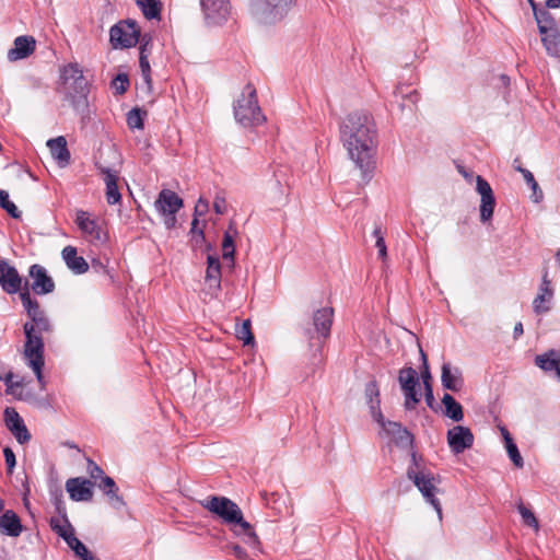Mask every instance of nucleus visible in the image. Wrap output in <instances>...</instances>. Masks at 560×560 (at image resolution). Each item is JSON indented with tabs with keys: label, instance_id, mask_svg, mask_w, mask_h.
Masks as SVG:
<instances>
[{
	"label": "nucleus",
	"instance_id": "1",
	"mask_svg": "<svg viewBox=\"0 0 560 560\" xmlns=\"http://www.w3.org/2000/svg\"><path fill=\"white\" fill-rule=\"evenodd\" d=\"M340 139L362 176H370L376 153V126L372 116L363 112L349 114L340 126Z\"/></svg>",
	"mask_w": 560,
	"mask_h": 560
},
{
	"label": "nucleus",
	"instance_id": "2",
	"mask_svg": "<svg viewBox=\"0 0 560 560\" xmlns=\"http://www.w3.org/2000/svg\"><path fill=\"white\" fill-rule=\"evenodd\" d=\"M20 299L31 319L23 326L26 337L24 357L34 371L37 381L44 385L42 373L44 366V334L51 331V324L40 310L38 302L31 298L28 289L20 293Z\"/></svg>",
	"mask_w": 560,
	"mask_h": 560
},
{
	"label": "nucleus",
	"instance_id": "3",
	"mask_svg": "<svg viewBox=\"0 0 560 560\" xmlns=\"http://www.w3.org/2000/svg\"><path fill=\"white\" fill-rule=\"evenodd\" d=\"M201 505L218 515L236 536L243 538L245 544L253 548L259 546L254 527L244 520L243 512L235 502L225 497L213 495L202 501Z\"/></svg>",
	"mask_w": 560,
	"mask_h": 560
},
{
	"label": "nucleus",
	"instance_id": "4",
	"mask_svg": "<svg viewBox=\"0 0 560 560\" xmlns=\"http://www.w3.org/2000/svg\"><path fill=\"white\" fill-rule=\"evenodd\" d=\"M61 92L73 109L84 116L89 113V83L78 63H69L61 69Z\"/></svg>",
	"mask_w": 560,
	"mask_h": 560
},
{
	"label": "nucleus",
	"instance_id": "5",
	"mask_svg": "<svg viewBox=\"0 0 560 560\" xmlns=\"http://www.w3.org/2000/svg\"><path fill=\"white\" fill-rule=\"evenodd\" d=\"M234 117L244 127L261 125L266 117L258 105L257 92L252 83H247L234 103Z\"/></svg>",
	"mask_w": 560,
	"mask_h": 560
},
{
	"label": "nucleus",
	"instance_id": "6",
	"mask_svg": "<svg viewBox=\"0 0 560 560\" xmlns=\"http://www.w3.org/2000/svg\"><path fill=\"white\" fill-rule=\"evenodd\" d=\"M407 477L410 479L417 489L421 492L423 499L433 506L438 513V517L442 520V506L436 494L440 492L438 486L440 483L439 476H435L427 470H416L409 467Z\"/></svg>",
	"mask_w": 560,
	"mask_h": 560
},
{
	"label": "nucleus",
	"instance_id": "7",
	"mask_svg": "<svg viewBox=\"0 0 560 560\" xmlns=\"http://www.w3.org/2000/svg\"><path fill=\"white\" fill-rule=\"evenodd\" d=\"M332 318V307H322L314 313L312 323L303 327V334L311 347L322 346L324 340L329 336Z\"/></svg>",
	"mask_w": 560,
	"mask_h": 560
},
{
	"label": "nucleus",
	"instance_id": "8",
	"mask_svg": "<svg viewBox=\"0 0 560 560\" xmlns=\"http://www.w3.org/2000/svg\"><path fill=\"white\" fill-rule=\"evenodd\" d=\"M109 36L114 48H129L139 42L140 28L135 21H120L110 28Z\"/></svg>",
	"mask_w": 560,
	"mask_h": 560
},
{
	"label": "nucleus",
	"instance_id": "9",
	"mask_svg": "<svg viewBox=\"0 0 560 560\" xmlns=\"http://www.w3.org/2000/svg\"><path fill=\"white\" fill-rule=\"evenodd\" d=\"M398 382L405 396L404 406L407 410L416 408L421 395L418 390L419 376L413 368H404L399 371Z\"/></svg>",
	"mask_w": 560,
	"mask_h": 560
},
{
	"label": "nucleus",
	"instance_id": "10",
	"mask_svg": "<svg viewBox=\"0 0 560 560\" xmlns=\"http://www.w3.org/2000/svg\"><path fill=\"white\" fill-rule=\"evenodd\" d=\"M182 207L183 199L170 189L161 190L155 201V208L162 215L165 217L164 223L168 229L174 228L176 223L175 214Z\"/></svg>",
	"mask_w": 560,
	"mask_h": 560
},
{
	"label": "nucleus",
	"instance_id": "11",
	"mask_svg": "<svg viewBox=\"0 0 560 560\" xmlns=\"http://www.w3.org/2000/svg\"><path fill=\"white\" fill-rule=\"evenodd\" d=\"M200 7L208 24L225 22L231 13L230 0H200Z\"/></svg>",
	"mask_w": 560,
	"mask_h": 560
},
{
	"label": "nucleus",
	"instance_id": "12",
	"mask_svg": "<svg viewBox=\"0 0 560 560\" xmlns=\"http://www.w3.org/2000/svg\"><path fill=\"white\" fill-rule=\"evenodd\" d=\"M374 420L382 427L383 431L396 444L400 446H408L412 444V435L400 423L394 421H385L381 410L373 411Z\"/></svg>",
	"mask_w": 560,
	"mask_h": 560
},
{
	"label": "nucleus",
	"instance_id": "13",
	"mask_svg": "<svg viewBox=\"0 0 560 560\" xmlns=\"http://www.w3.org/2000/svg\"><path fill=\"white\" fill-rule=\"evenodd\" d=\"M476 190L480 195V220H491L495 207V198L490 184L480 175L476 177Z\"/></svg>",
	"mask_w": 560,
	"mask_h": 560
},
{
	"label": "nucleus",
	"instance_id": "14",
	"mask_svg": "<svg viewBox=\"0 0 560 560\" xmlns=\"http://www.w3.org/2000/svg\"><path fill=\"white\" fill-rule=\"evenodd\" d=\"M474 434L467 427L455 425L447 431V443L454 454H460L474 445Z\"/></svg>",
	"mask_w": 560,
	"mask_h": 560
},
{
	"label": "nucleus",
	"instance_id": "15",
	"mask_svg": "<svg viewBox=\"0 0 560 560\" xmlns=\"http://www.w3.org/2000/svg\"><path fill=\"white\" fill-rule=\"evenodd\" d=\"M0 284L8 294L21 293L28 289L27 287L22 289V278L18 270L4 259L0 260Z\"/></svg>",
	"mask_w": 560,
	"mask_h": 560
},
{
	"label": "nucleus",
	"instance_id": "16",
	"mask_svg": "<svg viewBox=\"0 0 560 560\" xmlns=\"http://www.w3.org/2000/svg\"><path fill=\"white\" fill-rule=\"evenodd\" d=\"M257 12L272 20L283 18L296 0H253Z\"/></svg>",
	"mask_w": 560,
	"mask_h": 560
},
{
	"label": "nucleus",
	"instance_id": "17",
	"mask_svg": "<svg viewBox=\"0 0 560 560\" xmlns=\"http://www.w3.org/2000/svg\"><path fill=\"white\" fill-rule=\"evenodd\" d=\"M206 293L217 296L221 290V265L218 256L208 255L206 269Z\"/></svg>",
	"mask_w": 560,
	"mask_h": 560
},
{
	"label": "nucleus",
	"instance_id": "18",
	"mask_svg": "<svg viewBox=\"0 0 560 560\" xmlns=\"http://www.w3.org/2000/svg\"><path fill=\"white\" fill-rule=\"evenodd\" d=\"M100 173L104 176L106 185V200L109 205H117L121 200V195L118 189L119 170L104 166L101 163L96 164Z\"/></svg>",
	"mask_w": 560,
	"mask_h": 560
},
{
	"label": "nucleus",
	"instance_id": "19",
	"mask_svg": "<svg viewBox=\"0 0 560 560\" xmlns=\"http://www.w3.org/2000/svg\"><path fill=\"white\" fill-rule=\"evenodd\" d=\"M30 277L33 279L32 290L39 295L51 293L55 290V282L47 270L40 265L30 267Z\"/></svg>",
	"mask_w": 560,
	"mask_h": 560
},
{
	"label": "nucleus",
	"instance_id": "20",
	"mask_svg": "<svg viewBox=\"0 0 560 560\" xmlns=\"http://www.w3.org/2000/svg\"><path fill=\"white\" fill-rule=\"evenodd\" d=\"M36 48V40L33 36L21 35L13 42V47L8 50L7 58L9 61H18L31 56Z\"/></svg>",
	"mask_w": 560,
	"mask_h": 560
},
{
	"label": "nucleus",
	"instance_id": "21",
	"mask_svg": "<svg viewBox=\"0 0 560 560\" xmlns=\"http://www.w3.org/2000/svg\"><path fill=\"white\" fill-rule=\"evenodd\" d=\"M75 223L90 242L104 241L105 237L101 231V228L98 226L96 220L91 218L89 212L78 210L75 215Z\"/></svg>",
	"mask_w": 560,
	"mask_h": 560
},
{
	"label": "nucleus",
	"instance_id": "22",
	"mask_svg": "<svg viewBox=\"0 0 560 560\" xmlns=\"http://www.w3.org/2000/svg\"><path fill=\"white\" fill-rule=\"evenodd\" d=\"M93 483L83 478H70L66 482V490L73 501H90L93 498Z\"/></svg>",
	"mask_w": 560,
	"mask_h": 560
},
{
	"label": "nucleus",
	"instance_id": "23",
	"mask_svg": "<svg viewBox=\"0 0 560 560\" xmlns=\"http://www.w3.org/2000/svg\"><path fill=\"white\" fill-rule=\"evenodd\" d=\"M62 259L65 260L67 267L77 275L85 273L89 270V264L86 260L78 255V250L74 246L68 245L62 252Z\"/></svg>",
	"mask_w": 560,
	"mask_h": 560
},
{
	"label": "nucleus",
	"instance_id": "24",
	"mask_svg": "<svg viewBox=\"0 0 560 560\" xmlns=\"http://www.w3.org/2000/svg\"><path fill=\"white\" fill-rule=\"evenodd\" d=\"M535 364L546 373L555 372L560 381V351L552 349L536 355Z\"/></svg>",
	"mask_w": 560,
	"mask_h": 560
},
{
	"label": "nucleus",
	"instance_id": "25",
	"mask_svg": "<svg viewBox=\"0 0 560 560\" xmlns=\"http://www.w3.org/2000/svg\"><path fill=\"white\" fill-rule=\"evenodd\" d=\"M442 386L452 392H458L463 386L462 372L458 368H452L450 363H443L441 368Z\"/></svg>",
	"mask_w": 560,
	"mask_h": 560
},
{
	"label": "nucleus",
	"instance_id": "26",
	"mask_svg": "<svg viewBox=\"0 0 560 560\" xmlns=\"http://www.w3.org/2000/svg\"><path fill=\"white\" fill-rule=\"evenodd\" d=\"M47 147L51 153V156L57 161L60 166H66L70 162V152L67 147V140L65 137L59 136L47 141Z\"/></svg>",
	"mask_w": 560,
	"mask_h": 560
},
{
	"label": "nucleus",
	"instance_id": "27",
	"mask_svg": "<svg viewBox=\"0 0 560 560\" xmlns=\"http://www.w3.org/2000/svg\"><path fill=\"white\" fill-rule=\"evenodd\" d=\"M98 488L108 498L110 505L115 509H121L125 506L122 497L118 493V487L112 477L105 476L98 483Z\"/></svg>",
	"mask_w": 560,
	"mask_h": 560
},
{
	"label": "nucleus",
	"instance_id": "28",
	"mask_svg": "<svg viewBox=\"0 0 560 560\" xmlns=\"http://www.w3.org/2000/svg\"><path fill=\"white\" fill-rule=\"evenodd\" d=\"M0 530L11 537H18L22 533L21 521L13 511L8 510L0 516Z\"/></svg>",
	"mask_w": 560,
	"mask_h": 560
},
{
	"label": "nucleus",
	"instance_id": "29",
	"mask_svg": "<svg viewBox=\"0 0 560 560\" xmlns=\"http://www.w3.org/2000/svg\"><path fill=\"white\" fill-rule=\"evenodd\" d=\"M50 527L51 529L58 534L66 542L70 540L74 536V528L71 523L67 518V516H58L50 518Z\"/></svg>",
	"mask_w": 560,
	"mask_h": 560
},
{
	"label": "nucleus",
	"instance_id": "30",
	"mask_svg": "<svg viewBox=\"0 0 560 560\" xmlns=\"http://www.w3.org/2000/svg\"><path fill=\"white\" fill-rule=\"evenodd\" d=\"M442 404L445 408V416L451 418L455 422H459L464 418L463 407L455 398L450 394H444L442 397Z\"/></svg>",
	"mask_w": 560,
	"mask_h": 560
},
{
	"label": "nucleus",
	"instance_id": "31",
	"mask_svg": "<svg viewBox=\"0 0 560 560\" xmlns=\"http://www.w3.org/2000/svg\"><path fill=\"white\" fill-rule=\"evenodd\" d=\"M547 52L552 57H560V33L558 28L540 34Z\"/></svg>",
	"mask_w": 560,
	"mask_h": 560
},
{
	"label": "nucleus",
	"instance_id": "32",
	"mask_svg": "<svg viewBox=\"0 0 560 560\" xmlns=\"http://www.w3.org/2000/svg\"><path fill=\"white\" fill-rule=\"evenodd\" d=\"M548 281L544 279V287L540 288V293L535 298L533 302L534 312L536 314H544L549 311V305H547L551 298L552 291L548 287Z\"/></svg>",
	"mask_w": 560,
	"mask_h": 560
},
{
	"label": "nucleus",
	"instance_id": "33",
	"mask_svg": "<svg viewBox=\"0 0 560 560\" xmlns=\"http://www.w3.org/2000/svg\"><path fill=\"white\" fill-rule=\"evenodd\" d=\"M237 231L232 225L229 226L228 231L224 233L223 242H222V257L224 259L234 260V237L236 236Z\"/></svg>",
	"mask_w": 560,
	"mask_h": 560
},
{
	"label": "nucleus",
	"instance_id": "34",
	"mask_svg": "<svg viewBox=\"0 0 560 560\" xmlns=\"http://www.w3.org/2000/svg\"><path fill=\"white\" fill-rule=\"evenodd\" d=\"M502 435L505 441V447H506L509 457L511 458V460L513 462V464L516 467L522 468L524 465L523 458L517 450L516 444L513 442V439L511 438L509 431L504 428L502 429Z\"/></svg>",
	"mask_w": 560,
	"mask_h": 560
},
{
	"label": "nucleus",
	"instance_id": "35",
	"mask_svg": "<svg viewBox=\"0 0 560 560\" xmlns=\"http://www.w3.org/2000/svg\"><path fill=\"white\" fill-rule=\"evenodd\" d=\"M137 4L148 20L160 19L161 3L159 0H137Z\"/></svg>",
	"mask_w": 560,
	"mask_h": 560
},
{
	"label": "nucleus",
	"instance_id": "36",
	"mask_svg": "<svg viewBox=\"0 0 560 560\" xmlns=\"http://www.w3.org/2000/svg\"><path fill=\"white\" fill-rule=\"evenodd\" d=\"M534 16L540 34H545L546 32L557 28L556 22L548 11L539 10L534 13Z\"/></svg>",
	"mask_w": 560,
	"mask_h": 560
},
{
	"label": "nucleus",
	"instance_id": "37",
	"mask_svg": "<svg viewBox=\"0 0 560 560\" xmlns=\"http://www.w3.org/2000/svg\"><path fill=\"white\" fill-rule=\"evenodd\" d=\"M68 547L73 550L75 556L80 558L81 560H94L93 555L91 551L86 548V546L79 540L75 535L70 538V540L67 542Z\"/></svg>",
	"mask_w": 560,
	"mask_h": 560
},
{
	"label": "nucleus",
	"instance_id": "38",
	"mask_svg": "<svg viewBox=\"0 0 560 560\" xmlns=\"http://www.w3.org/2000/svg\"><path fill=\"white\" fill-rule=\"evenodd\" d=\"M421 378L424 386V398L427 405L432 408L434 402L433 388H432V376L429 370V365L425 364V370L421 372Z\"/></svg>",
	"mask_w": 560,
	"mask_h": 560
},
{
	"label": "nucleus",
	"instance_id": "39",
	"mask_svg": "<svg viewBox=\"0 0 560 560\" xmlns=\"http://www.w3.org/2000/svg\"><path fill=\"white\" fill-rule=\"evenodd\" d=\"M236 337L242 340L244 345H252L254 342V335L252 332L250 320H244L236 327Z\"/></svg>",
	"mask_w": 560,
	"mask_h": 560
},
{
	"label": "nucleus",
	"instance_id": "40",
	"mask_svg": "<svg viewBox=\"0 0 560 560\" xmlns=\"http://www.w3.org/2000/svg\"><path fill=\"white\" fill-rule=\"evenodd\" d=\"M0 207L3 208L14 219H19L21 217V211L10 200L9 194L5 190H0Z\"/></svg>",
	"mask_w": 560,
	"mask_h": 560
},
{
	"label": "nucleus",
	"instance_id": "41",
	"mask_svg": "<svg viewBox=\"0 0 560 560\" xmlns=\"http://www.w3.org/2000/svg\"><path fill=\"white\" fill-rule=\"evenodd\" d=\"M373 236L375 238V247L378 252V257L382 260H385L387 258V247L384 240V233L381 229V226H375L373 230Z\"/></svg>",
	"mask_w": 560,
	"mask_h": 560
},
{
	"label": "nucleus",
	"instance_id": "42",
	"mask_svg": "<svg viewBox=\"0 0 560 560\" xmlns=\"http://www.w3.org/2000/svg\"><path fill=\"white\" fill-rule=\"evenodd\" d=\"M517 509L523 518L524 524H526L529 527H533L537 532L539 529V524L534 513L529 509H527L523 503H520Z\"/></svg>",
	"mask_w": 560,
	"mask_h": 560
},
{
	"label": "nucleus",
	"instance_id": "43",
	"mask_svg": "<svg viewBox=\"0 0 560 560\" xmlns=\"http://www.w3.org/2000/svg\"><path fill=\"white\" fill-rule=\"evenodd\" d=\"M139 66L141 69L142 78L144 82L150 85L151 84V67L148 58V54H145V49H141L139 57Z\"/></svg>",
	"mask_w": 560,
	"mask_h": 560
},
{
	"label": "nucleus",
	"instance_id": "44",
	"mask_svg": "<svg viewBox=\"0 0 560 560\" xmlns=\"http://www.w3.org/2000/svg\"><path fill=\"white\" fill-rule=\"evenodd\" d=\"M127 124L131 129H142L143 128V115L139 108H132L127 114Z\"/></svg>",
	"mask_w": 560,
	"mask_h": 560
},
{
	"label": "nucleus",
	"instance_id": "45",
	"mask_svg": "<svg viewBox=\"0 0 560 560\" xmlns=\"http://www.w3.org/2000/svg\"><path fill=\"white\" fill-rule=\"evenodd\" d=\"M10 432L14 435L20 444H24L31 440V434L24 422H21L20 424L11 428Z\"/></svg>",
	"mask_w": 560,
	"mask_h": 560
},
{
	"label": "nucleus",
	"instance_id": "46",
	"mask_svg": "<svg viewBox=\"0 0 560 560\" xmlns=\"http://www.w3.org/2000/svg\"><path fill=\"white\" fill-rule=\"evenodd\" d=\"M10 432L14 435L20 444H24L31 440V434L24 422H21L20 424L11 428Z\"/></svg>",
	"mask_w": 560,
	"mask_h": 560
},
{
	"label": "nucleus",
	"instance_id": "47",
	"mask_svg": "<svg viewBox=\"0 0 560 560\" xmlns=\"http://www.w3.org/2000/svg\"><path fill=\"white\" fill-rule=\"evenodd\" d=\"M3 416L5 425L9 430L23 422V419L20 417L18 411L12 407H7L4 409Z\"/></svg>",
	"mask_w": 560,
	"mask_h": 560
},
{
	"label": "nucleus",
	"instance_id": "48",
	"mask_svg": "<svg viewBox=\"0 0 560 560\" xmlns=\"http://www.w3.org/2000/svg\"><path fill=\"white\" fill-rule=\"evenodd\" d=\"M190 234H191V242L197 246L200 245L205 241L203 229L199 228V219L198 218H194V220L191 222Z\"/></svg>",
	"mask_w": 560,
	"mask_h": 560
},
{
	"label": "nucleus",
	"instance_id": "49",
	"mask_svg": "<svg viewBox=\"0 0 560 560\" xmlns=\"http://www.w3.org/2000/svg\"><path fill=\"white\" fill-rule=\"evenodd\" d=\"M112 85L113 88L116 90V92L118 94H124L128 88H129V79H128V75L125 74V73H119L117 74L113 82H112Z\"/></svg>",
	"mask_w": 560,
	"mask_h": 560
},
{
	"label": "nucleus",
	"instance_id": "50",
	"mask_svg": "<svg viewBox=\"0 0 560 560\" xmlns=\"http://www.w3.org/2000/svg\"><path fill=\"white\" fill-rule=\"evenodd\" d=\"M365 394L370 398L371 404H373V397L378 398L380 392H378L376 382L372 381L366 385ZM378 406H380V400L377 399L376 406L371 405L372 412L373 411L377 412V410H380Z\"/></svg>",
	"mask_w": 560,
	"mask_h": 560
},
{
	"label": "nucleus",
	"instance_id": "51",
	"mask_svg": "<svg viewBox=\"0 0 560 560\" xmlns=\"http://www.w3.org/2000/svg\"><path fill=\"white\" fill-rule=\"evenodd\" d=\"M209 210V202L207 199L200 197L195 206L194 218L203 217Z\"/></svg>",
	"mask_w": 560,
	"mask_h": 560
},
{
	"label": "nucleus",
	"instance_id": "52",
	"mask_svg": "<svg viewBox=\"0 0 560 560\" xmlns=\"http://www.w3.org/2000/svg\"><path fill=\"white\" fill-rule=\"evenodd\" d=\"M88 472L90 474L91 478L98 479L103 478L104 471L103 469L94 463L92 459H88Z\"/></svg>",
	"mask_w": 560,
	"mask_h": 560
},
{
	"label": "nucleus",
	"instance_id": "53",
	"mask_svg": "<svg viewBox=\"0 0 560 560\" xmlns=\"http://www.w3.org/2000/svg\"><path fill=\"white\" fill-rule=\"evenodd\" d=\"M1 381H3L7 386V394H12L14 387L21 386L20 382H13V373L10 371L2 376Z\"/></svg>",
	"mask_w": 560,
	"mask_h": 560
},
{
	"label": "nucleus",
	"instance_id": "54",
	"mask_svg": "<svg viewBox=\"0 0 560 560\" xmlns=\"http://www.w3.org/2000/svg\"><path fill=\"white\" fill-rule=\"evenodd\" d=\"M213 209L218 214H224L226 212V201L224 196L218 194L214 197Z\"/></svg>",
	"mask_w": 560,
	"mask_h": 560
},
{
	"label": "nucleus",
	"instance_id": "55",
	"mask_svg": "<svg viewBox=\"0 0 560 560\" xmlns=\"http://www.w3.org/2000/svg\"><path fill=\"white\" fill-rule=\"evenodd\" d=\"M4 460L8 466L9 471L11 472L15 466V455L10 447H5L3 450Z\"/></svg>",
	"mask_w": 560,
	"mask_h": 560
},
{
	"label": "nucleus",
	"instance_id": "56",
	"mask_svg": "<svg viewBox=\"0 0 560 560\" xmlns=\"http://www.w3.org/2000/svg\"><path fill=\"white\" fill-rule=\"evenodd\" d=\"M230 548L235 558L238 560H246L247 553L240 545H232Z\"/></svg>",
	"mask_w": 560,
	"mask_h": 560
},
{
	"label": "nucleus",
	"instance_id": "57",
	"mask_svg": "<svg viewBox=\"0 0 560 560\" xmlns=\"http://www.w3.org/2000/svg\"><path fill=\"white\" fill-rule=\"evenodd\" d=\"M518 172L523 175L525 182L529 186L530 184H535V177L532 172L526 168H518Z\"/></svg>",
	"mask_w": 560,
	"mask_h": 560
},
{
	"label": "nucleus",
	"instance_id": "58",
	"mask_svg": "<svg viewBox=\"0 0 560 560\" xmlns=\"http://www.w3.org/2000/svg\"><path fill=\"white\" fill-rule=\"evenodd\" d=\"M529 187L533 190V195H534L535 201L537 202V201L541 200L542 199V191L539 188L537 182L535 180V184H530Z\"/></svg>",
	"mask_w": 560,
	"mask_h": 560
},
{
	"label": "nucleus",
	"instance_id": "59",
	"mask_svg": "<svg viewBox=\"0 0 560 560\" xmlns=\"http://www.w3.org/2000/svg\"><path fill=\"white\" fill-rule=\"evenodd\" d=\"M149 45H150V38L147 39V35H144L141 39V44H140V50L141 49H145V54H148V56L150 55V48H149Z\"/></svg>",
	"mask_w": 560,
	"mask_h": 560
},
{
	"label": "nucleus",
	"instance_id": "60",
	"mask_svg": "<svg viewBox=\"0 0 560 560\" xmlns=\"http://www.w3.org/2000/svg\"><path fill=\"white\" fill-rule=\"evenodd\" d=\"M524 332L523 330V324L522 323H517L515 326H514V330H513V334H514V338L517 339L520 336H522Z\"/></svg>",
	"mask_w": 560,
	"mask_h": 560
},
{
	"label": "nucleus",
	"instance_id": "61",
	"mask_svg": "<svg viewBox=\"0 0 560 560\" xmlns=\"http://www.w3.org/2000/svg\"><path fill=\"white\" fill-rule=\"evenodd\" d=\"M546 7L550 9H557L560 7V0H546Z\"/></svg>",
	"mask_w": 560,
	"mask_h": 560
},
{
	"label": "nucleus",
	"instance_id": "62",
	"mask_svg": "<svg viewBox=\"0 0 560 560\" xmlns=\"http://www.w3.org/2000/svg\"><path fill=\"white\" fill-rule=\"evenodd\" d=\"M408 97L413 102L417 103L419 101V94L417 91L411 92Z\"/></svg>",
	"mask_w": 560,
	"mask_h": 560
},
{
	"label": "nucleus",
	"instance_id": "63",
	"mask_svg": "<svg viewBox=\"0 0 560 560\" xmlns=\"http://www.w3.org/2000/svg\"><path fill=\"white\" fill-rule=\"evenodd\" d=\"M420 354H421V359H422V362H423V370H425V364H428L427 355H425V353L422 350H420Z\"/></svg>",
	"mask_w": 560,
	"mask_h": 560
},
{
	"label": "nucleus",
	"instance_id": "64",
	"mask_svg": "<svg viewBox=\"0 0 560 560\" xmlns=\"http://www.w3.org/2000/svg\"><path fill=\"white\" fill-rule=\"evenodd\" d=\"M501 81L504 85H509L510 83V79L506 75H501Z\"/></svg>",
	"mask_w": 560,
	"mask_h": 560
}]
</instances>
